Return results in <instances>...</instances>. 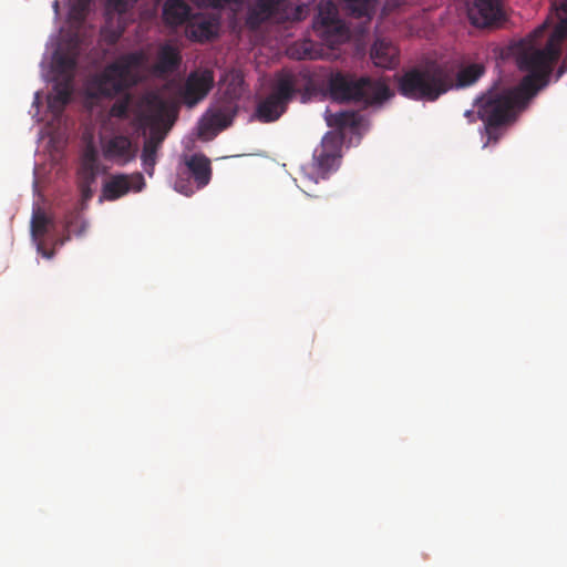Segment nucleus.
<instances>
[{"label":"nucleus","mask_w":567,"mask_h":567,"mask_svg":"<svg viewBox=\"0 0 567 567\" xmlns=\"http://www.w3.org/2000/svg\"><path fill=\"white\" fill-rule=\"evenodd\" d=\"M351 14L370 20L375 12L378 0H344Z\"/></svg>","instance_id":"obj_25"},{"label":"nucleus","mask_w":567,"mask_h":567,"mask_svg":"<svg viewBox=\"0 0 567 567\" xmlns=\"http://www.w3.org/2000/svg\"><path fill=\"white\" fill-rule=\"evenodd\" d=\"M328 89L333 100L354 102L364 109L380 106L392 96L390 87L380 80L369 76L357 79L341 72L331 74Z\"/></svg>","instance_id":"obj_4"},{"label":"nucleus","mask_w":567,"mask_h":567,"mask_svg":"<svg viewBox=\"0 0 567 567\" xmlns=\"http://www.w3.org/2000/svg\"><path fill=\"white\" fill-rule=\"evenodd\" d=\"M171 111L172 104L157 93H147L141 100L137 118L141 125L153 128L146 141L155 143L157 150L164 140V135L155 132L154 128L164 122Z\"/></svg>","instance_id":"obj_10"},{"label":"nucleus","mask_w":567,"mask_h":567,"mask_svg":"<svg viewBox=\"0 0 567 567\" xmlns=\"http://www.w3.org/2000/svg\"><path fill=\"white\" fill-rule=\"evenodd\" d=\"M214 84V74L210 70L192 72L184 85L182 96L188 106H194L203 100Z\"/></svg>","instance_id":"obj_15"},{"label":"nucleus","mask_w":567,"mask_h":567,"mask_svg":"<svg viewBox=\"0 0 567 567\" xmlns=\"http://www.w3.org/2000/svg\"><path fill=\"white\" fill-rule=\"evenodd\" d=\"M51 224V219L47 215L37 210L33 213L31 220V231L34 237H43L48 233V227Z\"/></svg>","instance_id":"obj_31"},{"label":"nucleus","mask_w":567,"mask_h":567,"mask_svg":"<svg viewBox=\"0 0 567 567\" xmlns=\"http://www.w3.org/2000/svg\"><path fill=\"white\" fill-rule=\"evenodd\" d=\"M182 64V54L177 47L171 43L162 44L152 65V73L157 78H166L178 71Z\"/></svg>","instance_id":"obj_17"},{"label":"nucleus","mask_w":567,"mask_h":567,"mask_svg":"<svg viewBox=\"0 0 567 567\" xmlns=\"http://www.w3.org/2000/svg\"><path fill=\"white\" fill-rule=\"evenodd\" d=\"M286 0H240L239 11L245 25L250 31L258 30L264 23L275 19L281 12Z\"/></svg>","instance_id":"obj_11"},{"label":"nucleus","mask_w":567,"mask_h":567,"mask_svg":"<svg viewBox=\"0 0 567 567\" xmlns=\"http://www.w3.org/2000/svg\"><path fill=\"white\" fill-rule=\"evenodd\" d=\"M97 154L94 147L86 148L83 155V161L80 169V178L93 183L97 174Z\"/></svg>","instance_id":"obj_23"},{"label":"nucleus","mask_w":567,"mask_h":567,"mask_svg":"<svg viewBox=\"0 0 567 567\" xmlns=\"http://www.w3.org/2000/svg\"><path fill=\"white\" fill-rule=\"evenodd\" d=\"M186 23V34L193 41L206 42L217 35L218 23L214 18L193 12Z\"/></svg>","instance_id":"obj_18"},{"label":"nucleus","mask_w":567,"mask_h":567,"mask_svg":"<svg viewBox=\"0 0 567 567\" xmlns=\"http://www.w3.org/2000/svg\"><path fill=\"white\" fill-rule=\"evenodd\" d=\"M212 174V163L206 155L196 153L185 156L184 167L177 173L174 188L185 196H192L209 184Z\"/></svg>","instance_id":"obj_7"},{"label":"nucleus","mask_w":567,"mask_h":567,"mask_svg":"<svg viewBox=\"0 0 567 567\" xmlns=\"http://www.w3.org/2000/svg\"><path fill=\"white\" fill-rule=\"evenodd\" d=\"M192 13L193 8L186 0H166L163 7V20L172 27L186 23Z\"/></svg>","instance_id":"obj_20"},{"label":"nucleus","mask_w":567,"mask_h":567,"mask_svg":"<svg viewBox=\"0 0 567 567\" xmlns=\"http://www.w3.org/2000/svg\"><path fill=\"white\" fill-rule=\"evenodd\" d=\"M227 0H207L209 4L213 7H221L223 2H226Z\"/></svg>","instance_id":"obj_37"},{"label":"nucleus","mask_w":567,"mask_h":567,"mask_svg":"<svg viewBox=\"0 0 567 567\" xmlns=\"http://www.w3.org/2000/svg\"><path fill=\"white\" fill-rule=\"evenodd\" d=\"M145 186V179L141 173L131 175L117 174L104 185L103 193L106 199L115 200L126 195L130 190L141 192Z\"/></svg>","instance_id":"obj_16"},{"label":"nucleus","mask_w":567,"mask_h":567,"mask_svg":"<svg viewBox=\"0 0 567 567\" xmlns=\"http://www.w3.org/2000/svg\"><path fill=\"white\" fill-rule=\"evenodd\" d=\"M341 137L333 133H327L321 144L313 152V161L309 167H303V176L318 183L319 178L326 179L339 167L341 157Z\"/></svg>","instance_id":"obj_8"},{"label":"nucleus","mask_w":567,"mask_h":567,"mask_svg":"<svg viewBox=\"0 0 567 567\" xmlns=\"http://www.w3.org/2000/svg\"><path fill=\"white\" fill-rule=\"evenodd\" d=\"M73 81L74 80L56 78L53 94L48 99L49 107L55 114L62 113L64 107L69 104L73 93Z\"/></svg>","instance_id":"obj_21"},{"label":"nucleus","mask_w":567,"mask_h":567,"mask_svg":"<svg viewBox=\"0 0 567 567\" xmlns=\"http://www.w3.org/2000/svg\"><path fill=\"white\" fill-rule=\"evenodd\" d=\"M38 251L47 259H51L54 256V250H48L44 248L43 244H38Z\"/></svg>","instance_id":"obj_34"},{"label":"nucleus","mask_w":567,"mask_h":567,"mask_svg":"<svg viewBox=\"0 0 567 567\" xmlns=\"http://www.w3.org/2000/svg\"><path fill=\"white\" fill-rule=\"evenodd\" d=\"M370 58L377 66L383 69H394L400 63L398 47L386 39L375 40Z\"/></svg>","instance_id":"obj_19"},{"label":"nucleus","mask_w":567,"mask_h":567,"mask_svg":"<svg viewBox=\"0 0 567 567\" xmlns=\"http://www.w3.org/2000/svg\"><path fill=\"white\" fill-rule=\"evenodd\" d=\"M554 7L558 18V23L550 33L546 45L543 49H536L537 40L543 37L546 24H543L534 30L527 39L528 47L522 51L525 52L524 63L542 64L553 72L554 65L557 63L561 55V43L567 37V0H555Z\"/></svg>","instance_id":"obj_5"},{"label":"nucleus","mask_w":567,"mask_h":567,"mask_svg":"<svg viewBox=\"0 0 567 567\" xmlns=\"http://www.w3.org/2000/svg\"><path fill=\"white\" fill-rule=\"evenodd\" d=\"M566 69H567V56L565 58L563 64L560 65V68L557 71V79H559L565 73Z\"/></svg>","instance_id":"obj_36"},{"label":"nucleus","mask_w":567,"mask_h":567,"mask_svg":"<svg viewBox=\"0 0 567 567\" xmlns=\"http://www.w3.org/2000/svg\"><path fill=\"white\" fill-rule=\"evenodd\" d=\"M464 116L468 120L470 123H473L476 121V118H478L477 113L472 110L465 111Z\"/></svg>","instance_id":"obj_35"},{"label":"nucleus","mask_w":567,"mask_h":567,"mask_svg":"<svg viewBox=\"0 0 567 567\" xmlns=\"http://www.w3.org/2000/svg\"><path fill=\"white\" fill-rule=\"evenodd\" d=\"M525 52L517 56V64L522 71L528 72L514 87L493 86L476 99L477 117L484 123L487 143L498 141L497 130L515 120L516 106L525 99L535 95L545 87L551 74L550 69L542 64L524 63Z\"/></svg>","instance_id":"obj_1"},{"label":"nucleus","mask_w":567,"mask_h":567,"mask_svg":"<svg viewBox=\"0 0 567 567\" xmlns=\"http://www.w3.org/2000/svg\"><path fill=\"white\" fill-rule=\"evenodd\" d=\"M360 123V117L358 113L353 111H343L331 114L328 117V125L331 127H337L339 130H343L347 127L353 128L357 127Z\"/></svg>","instance_id":"obj_26"},{"label":"nucleus","mask_w":567,"mask_h":567,"mask_svg":"<svg viewBox=\"0 0 567 567\" xmlns=\"http://www.w3.org/2000/svg\"><path fill=\"white\" fill-rule=\"evenodd\" d=\"M76 58L68 53L58 54L55 58V71L58 78L74 80Z\"/></svg>","instance_id":"obj_27"},{"label":"nucleus","mask_w":567,"mask_h":567,"mask_svg":"<svg viewBox=\"0 0 567 567\" xmlns=\"http://www.w3.org/2000/svg\"><path fill=\"white\" fill-rule=\"evenodd\" d=\"M91 184L92 183H87L85 179H81L80 182V189L84 199H90L92 197Z\"/></svg>","instance_id":"obj_33"},{"label":"nucleus","mask_w":567,"mask_h":567,"mask_svg":"<svg viewBox=\"0 0 567 567\" xmlns=\"http://www.w3.org/2000/svg\"><path fill=\"white\" fill-rule=\"evenodd\" d=\"M453 86L451 71L434 61L404 71L398 78V90L403 96L434 102Z\"/></svg>","instance_id":"obj_3"},{"label":"nucleus","mask_w":567,"mask_h":567,"mask_svg":"<svg viewBox=\"0 0 567 567\" xmlns=\"http://www.w3.org/2000/svg\"><path fill=\"white\" fill-rule=\"evenodd\" d=\"M238 112V104L223 102L220 99L209 106L199 123V135L214 136L231 125Z\"/></svg>","instance_id":"obj_12"},{"label":"nucleus","mask_w":567,"mask_h":567,"mask_svg":"<svg viewBox=\"0 0 567 567\" xmlns=\"http://www.w3.org/2000/svg\"><path fill=\"white\" fill-rule=\"evenodd\" d=\"M321 51L313 41L303 39L288 48V55L296 60H317L321 56Z\"/></svg>","instance_id":"obj_22"},{"label":"nucleus","mask_w":567,"mask_h":567,"mask_svg":"<svg viewBox=\"0 0 567 567\" xmlns=\"http://www.w3.org/2000/svg\"><path fill=\"white\" fill-rule=\"evenodd\" d=\"M157 148L152 141H145L142 152V162L145 172L152 176L156 164Z\"/></svg>","instance_id":"obj_30"},{"label":"nucleus","mask_w":567,"mask_h":567,"mask_svg":"<svg viewBox=\"0 0 567 567\" xmlns=\"http://www.w3.org/2000/svg\"><path fill=\"white\" fill-rule=\"evenodd\" d=\"M101 146L104 158L120 165L133 161L137 152L131 138L122 134H113L109 137L101 136Z\"/></svg>","instance_id":"obj_13"},{"label":"nucleus","mask_w":567,"mask_h":567,"mask_svg":"<svg viewBox=\"0 0 567 567\" xmlns=\"http://www.w3.org/2000/svg\"><path fill=\"white\" fill-rule=\"evenodd\" d=\"M299 78H307V74L295 73L282 70L276 75L270 93L257 102L252 113V120L260 123H272L278 121L287 111L289 102L299 92Z\"/></svg>","instance_id":"obj_6"},{"label":"nucleus","mask_w":567,"mask_h":567,"mask_svg":"<svg viewBox=\"0 0 567 567\" xmlns=\"http://www.w3.org/2000/svg\"><path fill=\"white\" fill-rule=\"evenodd\" d=\"M244 94V80L239 76L233 78L227 84L224 95L220 97L223 102H234L238 104V100Z\"/></svg>","instance_id":"obj_28"},{"label":"nucleus","mask_w":567,"mask_h":567,"mask_svg":"<svg viewBox=\"0 0 567 567\" xmlns=\"http://www.w3.org/2000/svg\"><path fill=\"white\" fill-rule=\"evenodd\" d=\"M313 30L331 48L346 42L349 38L348 28L339 18L338 9L332 1L320 2Z\"/></svg>","instance_id":"obj_9"},{"label":"nucleus","mask_w":567,"mask_h":567,"mask_svg":"<svg viewBox=\"0 0 567 567\" xmlns=\"http://www.w3.org/2000/svg\"><path fill=\"white\" fill-rule=\"evenodd\" d=\"M147 60L143 50L122 54L89 81L87 90L92 97L112 99L121 95L111 106L109 118L103 123L104 128L111 117L127 118L132 103V94L127 91L140 82Z\"/></svg>","instance_id":"obj_2"},{"label":"nucleus","mask_w":567,"mask_h":567,"mask_svg":"<svg viewBox=\"0 0 567 567\" xmlns=\"http://www.w3.org/2000/svg\"><path fill=\"white\" fill-rule=\"evenodd\" d=\"M484 69L482 65L472 64L462 69L457 73V83L460 86H467L473 84L483 74Z\"/></svg>","instance_id":"obj_29"},{"label":"nucleus","mask_w":567,"mask_h":567,"mask_svg":"<svg viewBox=\"0 0 567 567\" xmlns=\"http://www.w3.org/2000/svg\"><path fill=\"white\" fill-rule=\"evenodd\" d=\"M468 17L474 25H493L505 17L503 0H472Z\"/></svg>","instance_id":"obj_14"},{"label":"nucleus","mask_w":567,"mask_h":567,"mask_svg":"<svg viewBox=\"0 0 567 567\" xmlns=\"http://www.w3.org/2000/svg\"><path fill=\"white\" fill-rule=\"evenodd\" d=\"M138 0H107L106 10L109 13L123 14L128 12Z\"/></svg>","instance_id":"obj_32"},{"label":"nucleus","mask_w":567,"mask_h":567,"mask_svg":"<svg viewBox=\"0 0 567 567\" xmlns=\"http://www.w3.org/2000/svg\"><path fill=\"white\" fill-rule=\"evenodd\" d=\"M86 224L82 219V216L79 212L73 210L65 215L64 219V228L68 233L66 237L64 239L56 240L55 245L62 246L65 240L70 239V236L72 234L74 235H82L85 231Z\"/></svg>","instance_id":"obj_24"}]
</instances>
